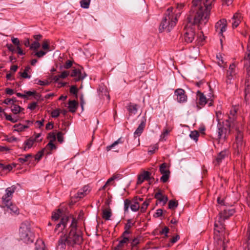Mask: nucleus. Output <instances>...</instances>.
I'll use <instances>...</instances> for the list:
<instances>
[{"instance_id": "1", "label": "nucleus", "mask_w": 250, "mask_h": 250, "mask_svg": "<svg viewBox=\"0 0 250 250\" xmlns=\"http://www.w3.org/2000/svg\"><path fill=\"white\" fill-rule=\"evenodd\" d=\"M60 233H62V235L58 242V247L64 249L67 245L69 247L75 248L76 250H80V245L82 243L83 239L82 232L78 228L77 219L72 217L66 231Z\"/></svg>"}, {"instance_id": "2", "label": "nucleus", "mask_w": 250, "mask_h": 250, "mask_svg": "<svg viewBox=\"0 0 250 250\" xmlns=\"http://www.w3.org/2000/svg\"><path fill=\"white\" fill-rule=\"evenodd\" d=\"M215 0H192V5L188 21L194 24H205L210 15L212 3Z\"/></svg>"}, {"instance_id": "3", "label": "nucleus", "mask_w": 250, "mask_h": 250, "mask_svg": "<svg viewBox=\"0 0 250 250\" xmlns=\"http://www.w3.org/2000/svg\"><path fill=\"white\" fill-rule=\"evenodd\" d=\"M237 113V108L235 107H233L228 115H224L220 111L216 112V120L218 122V139L219 141L227 139L230 134L231 128L236 130V127H238Z\"/></svg>"}, {"instance_id": "4", "label": "nucleus", "mask_w": 250, "mask_h": 250, "mask_svg": "<svg viewBox=\"0 0 250 250\" xmlns=\"http://www.w3.org/2000/svg\"><path fill=\"white\" fill-rule=\"evenodd\" d=\"M73 216L71 215L65 214L62 209L59 208L52 213L51 219L52 220L58 221L60 218V221L56 224L54 229V232L59 234L61 232H65Z\"/></svg>"}, {"instance_id": "5", "label": "nucleus", "mask_w": 250, "mask_h": 250, "mask_svg": "<svg viewBox=\"0 0 250 250\" xmlns=\"http://www.w3.org/2000/svg\"><path fill=\"white\" fill-rule=\"evenodd\" d=\"M19 234L20 238L24 242L28 244L33 243L34 241V234L31 230L30 224L25 221L21 223L19 230Z\"/></svg>"}, {"instance_id": "6", "label": "nucleus", "mask_w": 250, "mask_h": 250, "mask_svg": "<svg viewBox=\"0 0 250 250\" xmlns=\"http://www.w3.org/2000/svg\"><path fill=\"white\" fill-rule=\"evenodd\" d=\"M172 10V8H168L166 11L159 28L160 32H162L164 30L169 32L176 25L177 22L170 16Z\"/></svg>"}, {"instance_id": "7", "label": "nucleus", "mask_w": 250, "mask_h": 250, "mask_svg": "<svg viewBox=\"0 0 250 250\" xmlns=\"http://www.w3.org/2000/svg\"><path fill=\"white\" fill-rule=\"evenodd\" d=\"M235 211L233 208L224 209L219 214L218 221L214 223V230L217 232H220V229H223V222L228 219L230 216H232Z\"/></svg>"}, {"instance_id": "8", "label": "nucleus", "mask_w": 250, "mask_h": 250, "mask_svg": "<svg viewBox=\"0 0 250 250\" xmlns=\"http://www.w3.org/2000/svg\"><path fill=\"white\" fill-rule=\"evenodd\" d=\"M236 131H237V135L235 137V143L233 145V147L235 152L239 154L244 148L245 145L243 140V133L239 129V127H236Z\"/></svg>"}, {"instance_id": "9", "label": "nucleus", "mask_w": 250, "mask_h": 250, "mask_svg": "<svg viewBox=\"0 0 250 250\" xmlns=\"http://www.w3.org/2000/svg\"><path fill=\"white\" fill-rule=\"evenodd\" d=\"M133 204H131V201L128 199H126L124 200V211L125 212H128L129 208L130 207L131 210L134 212H136L139 210L140 208L139 202L137 201V197H135L133 199Z\"/></svg>"}, {"instance_id": "10", "label": "nucleus", "mask_w": 250, "mask_h": 250, "mask_svg": "<svg viewBox=\"0 0 250 250\" xmlns=\"http://www.w3.org/2000/svg\"><path fill=\"white\" fill-rule=\"evenodd\" d=\"M16 188L17 187L13 185L6 189V193L2 197V204H6L7 205V204L9 203V201H11L13 196V194L15 192Z\"/></svg>"}, {"instance_id": "11", "label": "nucleus", "mask_w": 250, "mask_h": 250, "mask_svg": "<svg viewBox=\"0 0 250 250\" xmlns=\"http://www.w3.org/2000/svg\"><path fill=\"white\" fill-rule=\"evenodd\" d=\"M174 95L176 97L177 101L179 103H183L187 101L188 96L185 91L182 88L176 89L174 91Z\"/></svg>"}, {"instance_id": "12", "label": "nucleus", "mask_w": 250, "mask_h": 250, "mask_svg": "<svg viewBox=\"0 0 250 250\" xmlns=\"http://www.w3.org/2000/svg\"><path fill=\"white\" fill-rule=\"evenodd\" d=\"M227 26V20L225 19H221L218 21L215 25L216 32L222 36L223 32L226 31Z\"/></svg>"}, {"instance_id": "13", "label": "nucleus", "mask_w": 250, "mask_h": 250, "mask_svg": "<svg viewBox=\"0 0 250 250\" xmlns=\"http://www.w3.org/2000/svg\"><path fill=\"white\" fill-rule=\"evenodd\" d=\"M244 66L246 69L247 75L250 74V44H248L247 51L243 59Z\"/></svg>"}, {"instance_id": "14", "label": "nucleus", "mask_w": 250, "mask_h": 250, "mask_svg": "<svg viewBox=\"0 0 250 250\" xmlns=\"http://www.w3.org/2000/svg\"><path fill=\"white\" fill-rule=\"evenodd\" d=\"M195 33L194 29L192 27H187L186 29L185 33L184 35V39L187 43L192 42L194 40Z\"/></svg>"}, {"instance_id": "15", "label": "nucleus", "mask_w": 250, "mask_h": 250, "mask_svg": "<svg viewBox=\"0 0 250 250\" xmlns=\"http://www.w3.org/2000/svg\"><path fill=\"white\" fill-rule=\"evenodd\" d=\"M236 66V65L234 63H232L229 65L226 75V82L227 83H230L231 80L235 76L236 74L235 70Z\"/></svg>"}, {"instance_id": "16", "label": "nucleus", "mask_w": 250, "mask_h": 250, "mask_svg": "<svg viewBox=\"0 0 250 250\" xmlns=\"http://www.w3.org/2000/svg\"><path fill=\"white\" fill-rule=\"evenodd\" d=\"M86 76L83 69H74L71 73V77L75 78L76 81H80L83 80Z\"/></svg>"}, {"instance_id": "17", "label": "nucleus", "mask_w": 250, "mask_h": 250, "mask_svg": "<svg viewBox=\"0 0 250 250\" xmlns=\"http://www.w3.org/2000/svg\"><path fill=\"white\" fill-rule=\"evenodd\" d=\"M183 7L184 5L183 4H178L176 7L174 8L171 7L169 8L172 9L171 11L172 13L170 16L176 22L178 21V18L180 17L182 13V10Z\"/></svg>"}, {"instance_id": "18", "label": "nucleus", "mask_w": 250, "mask_h": 250, "mask_svg": "<svg viewBox=\"0 0 250 250\" xmlns=\"http://www.w3.org/2000/svg\"><path fill=\"white\" fill-rule=\"evenodd\" d=\"M121 238L118 245L115 247L119 250H122L125 246H127L129 241V237L127 235L123 236V234L121 236Z\"/></svg>"}, {"instance_id": "19", "label": "nucleus", "mask_w": 250, "mask_h": 250, "mask_svg": "<svg viewBox=\"0 0 250 250\" xmlns=\"http://www.w3.org/2000/svg\"><path fill=\"white\" fill-rule=\"evenodd\" d=\"M3 204L6 207V211H9L11 214H18L19 213V209L18 207L15 204H12L11 201H9L7 205L6 204Z\"/></svg>"}, {"instance_id": "20", "label": "nucleus", "mask_w": 250, "mask_h": 250, "mask_svg": "<svg viewBox=\"0 0 250 250\" xmlns=\"http://www.w3.org/2000/svg\"><path fill=\"white\" fill-rule=\"evenodd\" d=\"M135 222H132V219H129L127 220L126 223L125 224L124 227L125 231L123 232L122 234H123V236L128 235V234L131 233L130 231V229L135 225Z\"/></svg>"}, {"instance_id": "21", "label": "nucleus", "mask_w": 250, "mask_h": 250, "mask_svg": "<svg viewBox=\"0 0 250 250\" xmlns=\"http://www.w3.org/2000/svg\"><path fill=\"white\" fill-rule=\"evenodd\" d=\"M228 151L226 150L221 151L217 156L215 160L214 161L213 163L215 166L219 165L222 161V160L228 155Z\"/></svg>"}, {"instance_id": "22", "label": "nucleus", "mask_w": 250, "mask_h": 250, "mask_svg": "<svg viewBox=\"0 0 250 250\" xmlns=\"http://www.w3.org/2000/svg\"><path fill=\"white\" fill-rule=\"evenodd\" d=\"M232 26L233 28H236L239 25L242 20L241 15L239 13H235L232 18Z\"/></svg>"}, {"instance_id": "23", "label": "nucleus", "mask_w": 250, "mask_h": 250, "mask_svg": "<svg viewBox=\"0 0 250 250\" xmlns=\"http://www.w3.org/2000/svg\"><path fill=\"white\" fill-rule=\"evenodd\" d=\"M126 109L129 112V115L136 114L138 110V105L132 103H129L126 106Z\"/></svg>"}, {"instance_id": "24", "label": "nucleus", "mask_w": 250, "mask_h": 250, "mask_svg": "<svg viewBox=\"0 0 250 250\" xmlns=\"http://www.w3.org/2000/svg\"><path fill=\"white\" fill-rule=\"evenodd\" d=\"M145 126L146 122L144 121H142L134 132V136L135 137H139L143 133Z\"/></svg>"}, {"instance_id": "25", "label": "nucleus", "mask_w": 250, "mask_h": 250, "mask_svg": "<svg viewBox=\"0 0 250 250\" xmlns=\"http://www.w3.org/2000/svg\"><path fill=\"white\" fill-rule=\"evenodd\" d=\"M35 142L34 139H33V137H31L29 139H27L23 144V151H26L31 148Z\"/></svg>"}, {"instance_id": "26", "label": "nucleus", "mask_w": 250, "mask_h": 250, "mask_svg": "<svg viewBox=\"0 0 250 250\" xmlns=\"http://www.w3.org/2000/svg\"><path fill=\"white\" fill-rule=\"evenodd\" d=\"M154 197L160 202L163 203L164 205L166 204L168 200L167 196L164 195L161 190H159L158 192L155 193Z\"/></svg>"}, {"instance_id": "27", "label": "nucleus", "mask_w": 250, "mask_h": 250, "mask_svg": "<svg viewBox=\"0 0 250 250\" xmlns=\"http://www.w3.org/2000/svg\"><path fill=\"white\" fill-rule=\"evenodd\" d=\"M57 148L55 145L53 144L52 141H49V142L47 144L46 146L43 148V150H44L45 154L46 155H49L51 154V150L56 149Z\"/></svg>"}, {"instance_id": "28", "label": "nucleus", "mask_w": 250, "mask_h": 250, "mask_svg": "<svg viewBox=\"0 0 250 250\" xmlns=\"http://www.w3.org/2000/svg\"><path fill=\"white\" fill-rule=\"evenodd\" d=\"M33 156L31 154H27L23 156V157L19 158L18 161L21 164H24L25 162L31 163V160L33 159Z\"/></svg>"}, {"instance_id": "29", "label": "nucleus", "mask_w": 250, "mask_h": 250, "mask_svg": "<svg viewBox=\"0 0 250 250\" xmlns=\"http://www.w3.org/2000/svg\"><path fill=\"white\" fill-rule=\"evenodd\" d=\"M112 215L111 210L110 208L104 209L102 211V218L105 220H109Z\"/></svg>"}, {"instance_id": "30", "label": "nucleus", "mask_w": 250, "mask_h": 250, "mask_svg": "<svg viewBox=\"0 0 250 250\" xmlns=\"http://www.w3.org/2000/svg\"><path fill=\"white\" fill-rule=\"evenodd\" d=\"M78 103L75 100L70 101L68 103V108L70 112H75L78 107Z\"/></svg>"}, {"instance_id": "31", "label": "nucleus", "mask_w": 250, "mask_h": 250, "mask_svg": "<svg viewBox=\"0 0 250 250\" xmlns=\"http://www.w3.org/2000/svg\"><path fill=\"white\" fill-rule=\"evenodd\" d=\"M35 250H47L44 242L42 239H38L35 243Z\"/></svg>"}, {"instance_id": "32", "label": "nucleus", "mask_w": 250, "mask_h": 250, "mask_svg": "<svg viewBox=\"0 0 250 250\" xmlns=\"http://www.w3.org/2000/svg\"><path fill=\"white\" fill-rule=\"evenodd\" d=\"M197 94L199 97V104L202 106L205 105L207 103L206 97L200 91H197Z\"/></svg>"}, {"instance_id": "33", "label": "nucleus", "mask_w": 250, "mask_h": 250, "mask_svg": "<svg viewBox=\"0 0 250 250\" xmlns=\"http://www.w3.org/2000/svg\"><path fill=\"white\" fill-rule=\"evenodd\" d=\"M250 90V76L247 75L245 82V97L249 93Z\"/></svg>"}, {"instance_id": "34", "label": "nucleus", "mask_w": 250, "mask_h": 250, "mask_svg": "<svg viewBox=\"0 0 250 250\" xmlns=\"http://www.w3.org/2000/svg\"><path fill=\"white\" fill-rule=\"evenodd\" d=\"M140 238L136 237L134 238L131 242V250H139L137 245L140 243Z\"/></svg>"}, {"instance_id": "35", "label": "nucleus", "mask_w": 250, "mask_h": 250, "mask_svg": "<svg viewBox=\"0 0 250 250\" xmlns=\"http://www.w3.org/2000/svg\"><path fill=\"white\" fill-rule=\"evenodd\" d=\"M88 190V187L87 186H84L81 190L78 192L77 197L79 198H83L87 194Z\"/></svg>"}, {"instance_id": "36", "label": "nucleus", "mask_w": 250, "mask_h": 250, "mask_svg": "<svg viewBox=\"0 0 250 250\" xmlns=\"http://www.w3.org/2000/svg\"><path fill=\"white\" fill-rule=\"evenodd\" d=\"M28 125H22V124H17L14 125V131H17V132H21L22 131H24L25 129L28 128Z\"/></svg>"}, {"instance_id": "37", "label": "nucleus", "mask_w": 250, "mask_h": 250, "mask_svg": "<svg viewBox=\"0 0 250 250\" xmlns=\"http://www.w3.org/2000/svg\"><path fill=\"white\" fill-rule=\"evenodd\" d=\"M159 170L162 174L170 173V171L167 168V164L165 163H163L160 166Z\"/></svg>"}, {"instance_id": "38", "label": "nucleus", "mask_w": 250, "mask_h": 250, "mask_svg": "<svg viewBox=\"0 0 250 250\" xmlns=\"http://www.w3.org/2000/svg\"><path fill=\"white\" fill-rule=\"evenodd\" d=\"M21 106L14 104H13L11 106V111L15 114H17L20 113L21 111Z\"/></svg>"}, {"instance_id": "39", "label": "nucleus", "mask_w": 250, "mask_h": 250, "mask_svg": "<svg viewBox=\"0 0 250 250\" xmlns=\"http://www.w3.org/2000/svg\"><path fill=\"white\" fill-rule=\"evenodd\" d=\"M178 205V201L175 200H170L168 202V208L170 209H174Z\"/></svg>"}, {"instance_id": "40", "label": "nucleus", "mask_w": 250, "mask_h": 250, "mask_svg": "<svg viewBox=\"0 0 250 250\" xmlns=\"http://www.w3.org/2000/svg\"><path fill=\"white\" fill-rule=\"evenodd\" d=\"M199 136V132L196 130L191 131L189 134L190 137L196 142L198 141Z\"/></svg>"}, {"instance_id": "41", "label": "nucleus", "mask_w": 250, "mask_h": 250, "mask_svg": "<svg viewBox=\"0 0 250 250\" xmlns=\"http://www.w3.org/2000/svg\"><path fill=\"white\" fill-rule=\"evenodd\" d=\"M122 143V142L121 141V139L119 138L117 141H115L112 144L107 146L106 147V149L107 151H109L115 146L117 145L119 143Z\"/></svg>"}, {"instance_id": "42", "label": "nucleus", "mask_w": 250, "mask_h": 250, "mask_svg": "<svg viewBox=\"0 0 250 250\" xmlns=\"http://www.w3.org/2000/svg\"><path fill=\"white\" fill-rule=\"evenodd\" d=\"M90 0H82L80 1L81 6L82 8L87 9L89 7Z\"/></svg>"}, {"instance_id": "43", "label": "nucleus", "mask_w": 250, "mask_h": 250, "mask_svg": "<svg viewBox=\"0 0 250 250\" xmlns=\"http://www.w3.org/2000/svg\"><path fill=\"white\" fill-rule=\"evenodd\" d=\"M44 153L45 154L44 150L42 149L39 151L35 156V160L40 161Z\"/></svg>"}, {"instance_id": "44", "label": "nucleus", "mask_w": 250, "mask_h": 250, "mask_svg": "<svg viewBox=\"0 0 250 250\" xmlns=\"http://www.w3.org/2000/svg\"><path fill=\"white\" fill-rule=\"evenodd\" d=\"M140 175H141V176H142L143 179L145 181V180L148 181L150 179L151 173H150V172H149L148 171H145Z\"/></svg>"}, {"instance_id": "45", "label": "nucleus", "mask_w": 250, "mask_h": 250, "mask_svg": "<svg viewBox=\"0 0 250 250\" xmlns=\"http://www.w3.org/2000/svg\"><path fill=\"white\" fill-rule=\"evenodd\" d=\"M4 115L5 117V119L6 120L10 121L12 123H15L17 122L18 121L17 118H12L10 115H8L5 112H4Z\"/></svg>"}, {"instance_id": "46", "label": "nucleus", "mask_w": 250, "mask_h": 250, "mask_svg": "<svg viewBox=\"0 0 250 250\" xmlns=\"http://www.w3.org/2000/svg\"><path fill=\"white\" fill-rule=\"evenodd\" d=\"M169 176H170V173L162 174V176L161 177L160 180L163 183H166L168 181V180L169 178Z\"/></svg>"}, {"instance_id": "47", "label": "nucleus", "mask_w": 250, "mask_h": 250, "mask_svg": "<svg viewBox=\"0 0 250 250\" xmlns=\"http://www.w3.org/2000/svg\"><path fill=\"white\" fill-rule=\"evenodd\" d=\"M247 233L248 235L247 240V247L248 250H250V223L248 225Z\"/></svg>"}, {"instance_id": "48", "label": "nucleus", "mask_w": 250, "mask_h": 250, "mask_svg": "<svg viewBox=\"0 0 250 250\" xmlns=\"http://www.w3.org/2000/svg\"><path fill=\"white\" fill-rule=\"evenodd\" d=\"M19 74L24 79H30L31 78V75L28 74V73L24 71L23 72H19Z\"/></svg>"}, {"instance_id": "49", "label": "nucleus", "mask_w": 250, "mask_h": 250, "mask_svg": "<svg viewBox=\"0 0 250 250\" xmlns=\"http://www.w3.org/2000/svg\"><path fill=\"white\" fill-rule=\"evenodd\" d=\"M149 205V203L145 201L144 202L143 204L142 205V206L141 207V211L143 213L145 212L146 211V210L148 206Z\"/></svg>"}, {"instance_id": "50", "label": "nucleus", "mask_w": 250, "mask_h": 250, "mask_svg": "<svg viewBox=\"0 0 250 250\" xmlns=\"http://www.w3.org/2000/svg\"><path fill=\"white\" fill-rule=\"evenodd\" d=\"M63 133L62 132H59L57 134V138L58 141L60 143H62L63 141Z\"/></svg>"}, {"instance_id": "51", "label": "nucleus", "mask_w": 250, "mask_h": 250, "mask_svg": "<svg viewBox=\"0 0 250 250\" xmlns=\"http://www.w3.org/2000/svg\"><path fill=\"white\" fill-rule=\"evenodd\" d=\"M40 46V43L38 42H34L31 44L30 47L31 49L37 50Z\"/></svg>"}, {"instance_id": "52", "label": "nucleus", "mask_w": 250, "mask_h": 250, "mask_svg": "<svg viewBox=\"0 0 250 250\" xmlns=\"http://www.w3.org/2000/svg\"><path fill=\"white\" fill-rule=\"evenodd\" d=\"M47 138L50 139V141L53 142L56 140V135L54 132H50L48 134Z\"/></svg>"}, {"instance_id": "53", "label": "nucleus", "mask_w": 250, "mask_h": 250, "mask_svg": "<svg viewBox=\"0 0 250 250\" xmlns=\"http://www.w3.org/2000/svg\"><path fill=\"white\" fill-rule=\"evenodd\" d=\"M60 109H56L52 111L51 116L53 118H57L60 115Z\"/></svg>"}, {"instance_id": "54", "label": "nucleus", "mask_w": 250, "mask_h": 250, "mask_svg": "<svg viewBox=\"0 0 250 250\" xmlns=\"http://www.w3.org/2000/svg\"><path fill=\"white\" fill-rule=\"evenodd\" d=\"M216 58H217V59L218 60V65L220 66H222V64L224 63V61L223 60V57L222 56H221V55L219 54V55H217L216 56Z\"/></svg>"}, {"instance_id": "55", "label": "nucleus", "mask_w": 250, "mask_h": 250, "mask_svg": "<svg viewBox=\"0 0 250 250\" xmlns=\"http://www.w3.org/2000/svg\"><path fill=\"white\" fill-rule=\"evenodd\" d=\"M24 92L25 99H27L29 96H34L36 94V91H25Z\"/></svg>"}, {"instance_id": "56", "label": "nucleus", "mask_w": 250, "mask_h": 250, "mask_svg": "<svg viewBox=\"0 0 250 250\" xmlns=\"http://www.w3.org/2000/svg\"><path fill=\"white\" fill-rule=\"evenodd\" d=\"M37 106V102H32L28 104V108L30 109L31 110H34Z\"/></svg>"}, {"instance_id": "57", "label": "nucleus", "mask_w": 250, "mask_h": 250, "mask_svg": "<svg viewBox=\"0 0 250 250\" xmlns=\"http://www.w3.org/2000/svg\"><path fill=\"white\" fill-rule=\"evenodd\" d=\"M73 62L70 60H67L63 65L65 69H69L72 65Z\"/></svg>"}, {"instance_id": "58", "label": "nucleus", "mask_w": 250, "mask_h": 250, "mask_svg": "<svg viewBox=\"0 0 250 250\" xmlns=\"http://www.w3.org/2000/svg\"><path fill=\"white\" fill-rule=\"evenodd\" d=\"M163 212V211L162 209H158L154 214V217L155 218L159 217L162 215Z\"/></svg>"}, {"instance_id": "59", "label": "nucleus", "mask_w": 250, "mask_h": 250, "mask_svg": "<svg viewBox=\"0 0 250 250\" xmlns=\"http://www.w3.org/2000/svg\"><path fill=\"white\" fill-rule=\"evenodd\" d=\"M42 48L44 50H49V42L47 40H44L43 42L42 45Z\"/></svg>"}, {"instance_id": "60", "label": "nucleus", "mask_w": 250, "mask_h": 250, "mask_svg": "<svg viewBox=\"0 0 250 250\" xmlns=\"http://www.w3.org/2000/svg\"><path fill=\"white\" fill-rule=\"evenodd\" d=\"M78 90L77 87L75 85H73L70 87V92L71 93L77 95L78 93Z\"/></svg>"}, {"instance_id": "61", "label": "nucleus", "mask_w": 250, "mask_h": 250, "mask_svg": "<svg viewBox=\"0 0 250 250\" xmlns=\"http://www.w3.org/2000/svg\"><path fill=\"white\" fill-rule=\"evenodd\" d=\"M5 140L6 141L8 142L12 143V142H13L17 141H18V139L16 137H13V136L10 137H7L5 139Z\"/></svg>"}, {"instance_id": "62", "label": "nucleus", "mask_w": 250, "mask_h": 250, "mask_svg": "<svg viewBox=\"0 0 250 250\" xmlns=\"http://www.w3.org/2000/svg\"><path fill=\"white\" fill-rule=\"evenodd\" d=\"M13 44L17 46H20V40L17 38H13L11 40Z\"/></svg>"}, {"instance_id": "63", "label": "nucleus", "mask_w": 250, "mask_h": 250, "mask_svg": "<svg viewBox=\"0 0 250 250\" xmlns=\"http://www.w3.org/2000/svg\"><path fill=\"white\" fill-rule=\"evenodd\" d=\"M172 128H165L164 129L163 132L161 135L162 137H165L166 135L171 131Z\"/></svg>"}, {"instance_id": "64", "label": "nucleus", "mask_w": 250, "mask_h": 250, "mask_svg": "<svg viewBox=\"0 0 250 250\" xmlns=\"http://www.w3.org/2000/svg\"><path fill=\"white\" fill-rule=\"evenodd\" d=\"M69 74L68 71H64L60 75H59L60 78L62 79L66 78Z\"/></svg>"}]
</instances>
